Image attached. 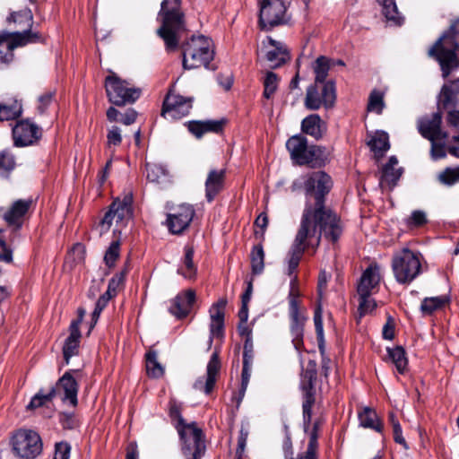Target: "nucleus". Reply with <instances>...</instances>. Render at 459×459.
<instances>
[{
  "mask_svg": "<svg viewBox=\"0 0 459 459\" xmlns=\"http://www.w3.org/2000/svg\"><path fill=\"white\" fill-rule=\"evenodd\" d=\"M333 186L331 177L325 171H313L305 177L304 188L307 195H314L315 204H307L300 222L327 230V237L335 238L343 232L340 217L325 205V196Z\"/></svg>",
  "mask_w": 459,
  "mask_h": 459,
  "instance_id": "1",
  "label": "nucleus"
},
{
  "mask_svg": "<svg viewBox=\"0 0 459 459\" xmlns=\"http://www.w3.org/2000/svg\"><path fill=\"white\" fill-rule=\"evenodd\" d=\"M169 415L182 441V453L186 459H201L206 451L204 435L195 422L186 423L181 415V406L169 403Z\"/></svg>",
  "mask_w": 459,
  "mask_h": 459,
  "instance_id": "2",
  "label": "nucleus"
},
{
  "mask_svg": "<svg viewBox=\"0 0 459 459\" xmlns=\"http://www.w3.org/2000/svg\"><path fill=\"white\" fill-rule=\"evenodd\" d=\"M182 0H163L158 18L161 26L157 34L163 39L166 49L174 51L178 48L180 35L186 30L185 14L181 9Z\"/></svg>",
  "mask_w": 459,
  "mask_h": 459,
  "instance_id": "3",
  "label": "nucleus"
},
{
  "mask_svg": "<svg viewBox=\"0 0 459 459\" xmlns=\"http://www.w3.org/2000/svg\"><path fill=\"white\" fill-rule=\"evenodd\" d=\"M327 230H323L300 222L295 236L294 242L290 251V258L288 261V275L291 276L297 270L299 262L306 250L313 249V253L316 251L320 246L321 240L324 238L326 241L332 243L333 246L338 242L341 237L335 238L327 237Z\"/></svg>",
  "mask_w": 459,
  "mask_h": 459,
  "instance_id": "4",
  "label": "nucleus"
},
{
  "mask_svg": "<svg viewBox=\"0 0 459 459\" xmlns=\"http://www.w3.org/2000/svg\"><path fill=\"white\" fill-rule=\"evenodd\" d=\"M183 67L187 70L208 67L213 59L214 51L210 38L193 36L182 46Z\"/></svg>",
  "mask_w": 459,
  "mask_h": 459,
  "instance_id": "5",
  "label": "nucleus"
},
{
  "mask_svg": "<svg viewBox=\"0 0 459 459\" xmlns=\"http://www.w3.org/2000/svg\"><path fill=\"white\" fill-rule=\"evenodd\" d=\"M458 48V42L445 31L428 51L429 56L439 64L444 78L459 65Z\"/></svg>",
  "mask_w": 459,
  "mask_h": 459,
  "instance_id": "6",
  "label": "nucleus"
},
{
  "mask_svg": "<svg viewBox=\"0 0 459 459\" xmlns=\"http://www.w3.org/2000/svg\"><path fill=\"white\" fill-rule=\"evenodd\" d=\"M392 270L398 283L410 284L421 273V255L409 248H403L394 255Z\"/></svg>",
  "mask_w": 459,
  "mask_h": 459,
  "instance_id": "7",
  "label": "nucleus"
},
{
  "mask_svg": "<svg viewBox=\"0 0 459 459\" xmlns=\"http://www.w3.org/2000/svg\"><path fill=\"white\" fill-rule=\"evenodd\" d=\"M316 363L309 361L301 374L299 388L302 393V417L304 431L307 432L312 422V408L316 403Z\"/></svg>",
  "mask_w": 459,
  "mask_h": 459,
  "instance_id": "8",
  "label": "nucleus"
},
{
  "mask_svg": "<svg viewBox=\"0 0 459 459\" xmlns=\"http://www.w3.org/2000/svg\"><path fill=\"white\" fill-rule=\"evenodd\" d=\"M437 105L439 111L446 114L447 124L459 130V79L442 86Z\"/></svg>",
  "mask_w": 459,
  "mask_h": 459,
  "instance_id": "9",
  "label": "nucleus"
},
{
  "mask_svg": "<svg viewBox=\"0 0 459 459\" xmlns=\"http://www.w3.org/2000/svg\"><path fill=\"white\" fill-rule=\"evenodd\" d=\"M105 89L108 100L116 106H125L136 101L141 95L138 88L130 87L129 83L115 73L105 79Z\"/></svg>",
  "mask_w": 459,
  "mask_h": 459,
  "instance_id": "10",
  "label": "nucleus"
},
{
  "mask_svg": "<svg viewBox=\"0 0 459 459\" xmlns=\"http://www.w3.org/2000/svg\"><path fill=\"white\" fill-rule=\"evenodd\" d=\"M336 100V88L333 81L325 83L315 82L307 88L304 106L308 110H318L322 107L332 108Z\"/></svg>",
  "mask_w": 459,
  "mask_h": 459,
  "instance_id": "11",
  "label": "nucleus"
},
{
  "mask_svg": "<svg viewBox=\"0 0 459 459\" xmlns=\"http://www.w3.org/2000/svg\"><path fill=\"white\" fill-rule=\"evenodd\" d=\"M41 36L38 32H8L0 31V65H8L13 61V50L29 43L39 41Z\"/></svg>",
  "mask_w": 459,
  "mask_h": 459,
  "instance_id": "12",
  "label": "nucleus"
},
{
  "mask_svg": "<svg viewBox=\"0 0 459 459\" xmlns=\"http://www.w3.org/2000/svg\"><path fill=\"white\" fill-rule=\"evenodd\" d=\"M12 445L13 452L21 458H35L42 451L39 435L30 429L18 430L13 436Z\"/></svg>",
  "mask_w": 459,
  "mask_h": 459,
  "instance_id": "13",
  "label": "nucleus"
},
{
  "mask_svg": "<svg viewBox=\"0 0 459 459\" xmlns=\"http://www.w3.org/2000/svg\"><path fill=\"white\" fill-rule=\"evenodd\" d=\"M132 202V194L125 195L122 200L117 198L110 204L108 212H106L100 221V232H107L114 220L116 221L117 224L120 223L121 225H124L126 223L131 219L133 214Z\"/></svg>",
  "mask_w": 459,
  "mask_h": 459,
  "instance_id": "14",
  "label": "nucleus"
},
{
  "mask_svg": "<svg viewBox=\"0 0 459 459\" xmlns=\"http://www.w3.org/2000/svg\"><path fill=\"white\" fill-rule=\"evenodd\" d=\"M286 6L281 0H264L260 8L259 24L263 30H270L285 23Z\"/></svg>",
  "mask_w": 459,
  "mask_h": 459,
  "instance_id": "15",
  "label": "nucleus"
},
{
  "mask_svg": "<svg viewBox=\"0 0 459 459\" xmlns=\"http://www.w3.org/2000/svg\"><path fill=\"white\" fill-rule=\"evenodd\" d=\"M290 332L295 350H304V326L307 320V309L301 305L289 306Z\"/></svg>",
  "mask_w": 459,
  "mask_h": 459,
  "instance_id": "16",
  "label": "nucleus"
},
{
  "mask_svg": "<svg viewBox=\"0 0 459 459\" xmlns=\"http://www.w3.org/2000/svg\"><path fill=\"white\" fill-rule=\"evenodd\" d=\"M41 129L30 119L18 120L12 129L15 147L33 145L41 138Z\"/></svg>",
  "mask_w": 459,
  "mask_h": 459,
  "instance_id": "17",
  "label": "nucleus"
},
{
  "mask_svg": "<svg viewBox=\"0 0 459 459\" xmlns=\"http://www.w3.org/2000/svg\"><path fill=\"white\" fill-rule=\"evenodd\" d=\"M192 102V98L176 94L170 90L163 101L161 116L171 119H180L189 113Z\"/></svg>",
  "mask_w": 459,
  "mask_h": 459,
  "instance_id": "18",
  "label": "nucleus"
},
{
  "mask_svg": "<svg viewBox=\"0 0 459 459\" xmlns=\"http://www.w3.org/2000/svg\"><path fill=\"white\" fill-rule=\"evenodd\" d=\"M32 205L33 200L31 198L18 199L11 204L7 211L4 212L3 208H0V217H3L8 226L18 230L27 219Z\"/></svg>",
  "mask_w": 459,
  "mask_h": 459,
  "instance_id": "19",
  "label": "nucleus"
},
{
  "mask_svg": "<svg viewBox=\"0 0 459 459\" xmlns=\"http://www.w3.org/2000/svg\"><path fill=\"white\" fill-rule=\"evenodd\" d=\"M80 371L76 369H70L66 371L56 382V385L51 390L56 391V396H60L62 402L69 403L73 407L78 404V389L79 385L75 380L74 374H78Z\"/></svg>",
  "mask_w": 459,
  "mask_h": 459,
  "instance_id": "20",
  "label": "nucleus"
},
{
  "mask_svg": "<svg viewBox=\"0 0 459 459\" xmlns=\"http://www.w3.org/2000/svg\"><path fill=\"white\" fill-rule=\"evenodd\" d=\"M194 216L192 205L180 204L167 215V227L172 234H181L189 227Z\"/></svg>",
  "mask_w": 459,
  "mask_h": 459,
  "instance_id": "21",
  "label": "nucleus"
},
{
  "mask_svg": "<svg viewBox=\"0 0 459 459\" xmlns=\"http://www.w3.org/2000/svg\"><path fill=\"white\" fill-rule=\"evenodd\" d=\"M442 112L437 109L430 116H425L418 119L417 127L419 133L429 141L445 140L447 134L441 129Z\"/></svg>",
  "mask_w": 459,
  "mask_h": 459,
  "instance_id": "22",
  "label": "nucleus"
},
{
  "mask_svg": "<svg viewBox=\"0 0 459 459\" xmlns=\"http://www.w3.org/2000/svg\"><path fill=\"white\" fill-rule=\"evenodd\" d=\"M321 427V421L319 420H315L312 425V429L309 432V440L306 452L299 454L297 458L292 457V447L291 443L288 440L284 445L285 459H318V436L319 429Z\"/></svg>",
  "mask_w": 459,
  "mask_h": 459,
  "instance_id": "23",
  "label": "nucleus"
},
{
  "mask_svg": "<svg viewBox=\"0 0 459 459\" xmlns=\"http://www.w3.org/2000/svg\"><path fill=\"white\" fill-rule=\"evenodd\" d=\"M381 280L380 268L371 264L362 273L357 286L358 296H371L378 288Z\"/></svg>",
  "mask_w": 459,
  "mask_h": 459,
  "instance_id": "24",
  "label": "nucleus"
},
{
  "mask_svg": "<svg viewBox=\"0 0 459 459\" xmlns=\"http://www.w3.org/2000/svg\"><path fill=\"white\" fill-rule=\"evenodd\" d=\"M221 369V362L219 356L214 352L207 365V375L204 378H199L195 381L194 387L196 390L203 391L206 394H209L215 385L217 377Z\"/></svg>",
  "mask_w": 459,
  "mask_h": 459,
  "instance_id": "25",
  "label": "nucleus"
},
{
  "mask_svg": "<svg viewBox=\"0 0 459 459\" xmlns=\"http://www.w3.org/2000/svg\"><path fill=\"white\" fill-rule=\"evenodd\" d=\"M398 166V160L395 156H391L385 165L383 166L379 178L381 188L392 190L400 179L403 169Z\"/></svg>",
  "mask_w": 459,
  "mask_h": 459,
  "instance_id": "26",
  "label": "nucleus"
},
{
  "mask_svg": "<svg viewBox=\"0 0 459 459\" xmlns=\"http://www.w3.org/2000/svg\"><path fill=\"white\" fill-rule=\"evenodd\" d=\"M23 112L22 103L15 96L6 94L0 97V121L17 120Z\"/></svg>",
  "mask_w": 459,
  "mask_h": 459,
  "instance_id": "27",
  "label": "nucleus"
},
{
  "mask_svg": "<svg viewBox=\"0 0 459 459\" xmlns=\"http://www.w3.org/2000/svg\"><path fill=\"white\" fill-rule=\"evenodd\" d=\"M195 300V292L193 290H187L178 294L172 300L169 308L171 315L177 318L186 317Z\"/></svg>",
  "mask_w": 459,
  "mask_h": 459,
  "instance_id": "28",
  "label": "nucleus"
},
{
  "mask_svg": "<svg viewBox=\"0 0 459 459\" xmlns=\"http://www.w3.org/2000/svg\"><path fill=\"white\" fill-rule=\"evenodd\" d=\"M226 306L227 299L222 298L214 303L209 310L211 317L210 332L212 337L223 336Z\"/></svg>",
  "mask_w": 459,
  "mask_h": 459,
  "instance_id": "29",
  "label": "nucleus"
},
{
  "mask_svg": "<svg viewBox=\"0 0 459 459\" xmlns=\"http://www.w3.org/2000/svg\"><path fill=\"white\" fill-rule=\"evenodd\" d=\"M226 178V169H212L208 172L205 180V197L212 203L219 193L223 189Z\"/></svg>",
  "mask_w": 459,
  "mask_h": 459,
  "instance_id": "30",
  "label": "nucleus"
},
{
  "mask_svg": "<svg viewBox=\"0 0 459 459\" xmlns=\"http://www.w3.org/2000/svg\"><path fill=\"white\" fill-rule=\"evenodd\" d=\"M268 45L265 46L266 59L270 63L271 67L277 68L286 63L290 59V55L284 45L276 41L271 37H268Z\"/></svg>",
  "mask_w": 459,
  "mask_h": 459,
  "instance_id": "31",
  "label": "nucleus"
},
{
  "mask_svg": "<svg viewBox=\"0 0 459 459\" xmlns=\"http://www.w3.org/2000/svg\"><path fill=\"white\" fill-rule=\"evenodd\" d=\"M286 147L290 152V158L298 165H305L307 154L308 145L306 137L298 134L291 136L286 143Z\"/></svg>",
  "mask_w": 459,
  "mask_h": 459,
  "instance_id": "32",
  "label": "nucleus"
},
{
  "mask_svg": "<svg viewBox=\"0 0 459 459\" xmlns=\"http://www.w3.org/2000/svg\"><path fill=\"white\" fill-rule=\"evenodd\" d=\"M226 120H206V121H190L187 124V128L191 134L196 138H201L204 134L221 133L223 130Z\"/></svg>",
  "mask_w": 459,
  "mask_h": 459,
  "instance_id": "33",
  "label": "nucleus"
},
{
  "mask_svg": "<svg viewBox=\"0 0 459 459\" xmlns=\"http://www.w3.org/2000/svg\"><path fill=\"white\" fill-rule=\"evenodd\" d=\"M324 130L325 124L317 114H311L301 122V131L316 140L322 138Z\"/></svg>",
  "mask_w": 459,
  "mask_h": 459,
  "instance_id": "34",
  "label": "nucleus"
},
{
  "mask_svg": "<svg viewBox=\"0 0 459 459\" xmlns=\"http://www.w3.org/2000/svg\"><path fill=\"white\" fill-rule=\"evenodd\" d=\"M359 426L365 429H370L381 433L383 430V422L380 420L377 411L370 407H364L358 412Z\"/></svg>",
  "mask_w": 459,
  "mask_h": 459,
  "instance_id": "35",
  "label": "nucleus"
},
{
  "mask_svg": "<svg viewBox=\"0 0 459 459\" xmlns=\"http://www.w3.org/2000/svg\"><path fill=\"white\" fill-rule=\"evenodd\" d=\"M69 332L70 334L65 339L63 346V355L66 365L69 364L70 359L73 356L77 355L81 339V332L80 330H76L75 325L73 327H69Z\"/></svg>",
  "mask_w": 459,
  "mask_h": 459,
  "instance_id": "36",
  "label": "nucleus"
},
{
  "mask_svg": "<svg viewBox=\"0 0 459 459\" xmlns=\"http://www.w3.org/2000/svg\"><path fill=\"white\" fill-rule=\"evenodd\" d=\"M184 253L182 265L178 269V273L186 279L193 280L195 278L197 272L196 265L193 261L195 253L194 247L190 245L185 246Z\"/></svg>",
  "mask_w": 459,
  "mask_h": 459,
  "instance_id": "37",
  "label": "nucleus"
},
{
  "mask_svg": "<svg viewBox=\"0 0 459 459\" xmlns=\"http://www.w3.org/2000/svg\"><path fill=\"white\" fill-rule=\"evenodd\" d=\"M368 145L377 159L382 158L390 148L389 136L385 132H377L368 142Z\"/></svg>",
  "mask_w": 459,
  "mask_h": 459,
  "instance_id": "38",
  "label": "nucleus"
},
{
  "mask_svg": "<svg viewBox=\"0 0 459 459\" xmlns=\"http://www.w3.org/2000/svg\"><path fill=\"white\" fill-rule=\"evenodd\" d=\"M8 22H13L18 27L22 29L24 31H30L33 25V15L31 10L28 7H25L18 12L11 13L10 16L7 18Z\"/></svg>",
  "mask_w": 459,
  "mask_h": 459,
  "instance_id": "39",
  "label": "nucleus"
},
{
  "mask_svg": "<svg viewBox=\"0 0 459 459\" xmlns=\"http://www.w3.org/2000/svg\"><path fill=\"white\" fill-rule=\"evenodd\" d=\"M328 154L325 147L319 145H310L307 150L305 165L312 168L322 167L325 164Z\"/></svg>",
  "mask_w": 459,
  "mask_h": 459,
  "instance_id": "40",
  "label": "nucleus"
},
{
  "mask_svg": "<svg viewBox=\"0 0 459 459\" xmlns=\"http://www.w3.org/2000/svg\"><path fill=\"white\" fill-rule=\"evenodd\" d=\"M448 301L446 296L425 298L421 301L420 310L423 316H431L434 312L442 309Z\"/></svg>",
  "mask_w": 459,
  "mask_h": 459,
  "instance_id": "41",
  "label": "nucleus"
},
{
  "mask_svg": "<svg viewBox=\"0 0 459 459\" xmlns=\"http://www.w3.org/2000/svg\"><path fill=\"white\" fill-rule=\"evenodd\" d=\"M145 168L146 178L150 182L163 184L168 180L169 171L164 166L155 163H147Z\"/></svg>",
  "mask_w": 459,
  "mask_h": 459,
  "instance_id": "42",
  "label": "nucleus"
},
{
  "mask_svg": "<svg viewBox=\"0 0 459 459\" xmlns=\"http://www.w3.org/2000/svg\"><path fill=\"white\" fill-rule=\"evenodd\" d=\"M312 67L315 74V82L325 83L331 67V59L325 56H320L316 59Z\"/></svg>",
  "mask_w": 459,
  "mask_h": 459,
  "instance_id": "43",
  "label": "nucleus"
},
{
  "mask_svg": "<svg viewBox=\"0 0 459 459\" xmlns=\"http://www.w3.org/2000/svg\"><path fill=\"white\" fill-rule=\"evenodd\" d=\"M377 2L382 5V13L388 22H393L394 25H401L403 23V18L400 15L394 0H377Z\"/></svg>",
  "mask_w": 459,
  "mask_h": 459,
  "instance_id": "44",
  "label": "nucleus"
},
{
  "mask_svg": "<svg viewBox=\"0 0 459 459\" xmlns=\"http://www.w3.org/2000/svg\"><path fill=\"white\" fill-rule=\"evenodd\" d=\"M387 354L389 359L394 364L398 372L403 374L408 365V359L406 358V352L402 346L387 348Z\"/></svg>",
  "mask_w": 459,
  "mask_h": 459,
  "instance_id": "45",
  "label": "nucleus"
},
{
  "mask_svg": "<svg viewBox=\"0 0 459 459\" xmlns=\"http://www.w3.org/2000/svg\"><path fill=\"white\" fill-rule=\"evenodd\" d=\"M252 273L256 275L263 273L264 268V251L262 244L253 247L250 253Z\"/></svg>",
  "mask_w": 459,
  "mask_h": 459,
  "instance_id": "46",
  "label": "nucleus"
},
{
  "mask_svg": "<svg viewBox=\"0 0 459 459\" xmlns=\"http://www.w3.org/2000/svg\"><path fill=\"white\" fill-rule=\"evenodd\" d=\"M146 370L149 377L159 378L163 376L164 368L158 361V354L155 351H149L146 355Z\"/></svg>",
  "mask_w": 459,
  "mask_h": 459,
  "instance_id": "47",
  "label": "nucleus"
},
{
  "mask_svg": "<svg viewBox=\"0 0 459 459\" xmlns=\"http://www.w3.org/2000/svg\"><path fill=\"white\" fill-rule=\"evenodd\" d=\"M56 390H49L48 393L45 394L42 390H39L30 400L27 405L28 410H34L47 405L50 403L54 397H56Z\"/></svg>",
  "mask_w": 459,
  "mask_h": 459,
  "instance_id": "48",
  "label": "nucleus"
},
{
  "mask_svg": "<svg viewBox=\"0 0 459 459\" xmlns=\"http://www.w3.org/2000/svg\"><path fill=\"white\" fill-rule=\"evenodd\" d=\"M384 108V93L378 90H373L368 98V111L381 114Z\"/></svg>",
  "mask_w": 459,
  "mask_h": 459,
  "instance_id": "49",
  "label": "nucleus"
},
{
  "mask_svg": "<svg viewBox=\"0 0 459 459\" xmlns=\"http://www.w3.org/2000/svg\"><path fill=\"white\" fill-rule=\"evenodd\" d=\"M249 435V430L247 425H241L239 430V436L238 438V446L235 453L234 459H247V456L245 455V449L247 446V440Z\"/></svg>",
  "mask_w": 459,
  "mask_h": 459,
  "instance_id": "50",
  "label": "nucleus"
},
{
  "mask_svg": "<svg viewBox=\"0 0 459 459\" xmlns=\"http://www.w3.org/2000/svg\"><path fill=\"white\" fill-rule=\"evenodd\" d=\"M278 87V77L273 72H267L264 79V92L263 95L265 99H271Z\"/></svg>",
  "mask_w": 459,
  "mask_h": 459,
  "instance_id": "51",
  "label": "nucleus"
},
{
  "mask_svg": "<svg viewBox=\"0 0 459 459\" xmlns=\"http://www.w3.org/2000/svg\"><path fill=\"white\" fill-rule=\"evenodd\" d=\"M120 255V242L118 240L112 241L104 255V262L109 268L115 265L117 259Z\"/></svg>",
  "mask_w": 459,
  "mask_h": 459,
  "instance_id": "52",
  "label": "nucleus"
},
{
  "mask_svg": "<svg viewBox=\"0 0 459 459\" xmlns=\"http://www.w3.org/2000/svg\"><path fill=\"white\" fill-rule=\"evenodd\" d=\"M438 179L442 184L447 186L459 182V166L456 168H446L438 175Z\"/></svg>",
  "mask_w": 459,
  "mask_h": 459,
  "instance_id": "53",
  "label": "nucleus"
},
{
  "mask_svg": "<svg viewBox=\"0 0 459 459\" xmlns=\"http://www.w3.org/2000/svg\"><path fill=\"white\" fill-rule=\"evenodd\" d=\"M299 297L300 291L299 288V279L297 275H294L290 282V290L288 294L289 306L301 305Z\"/></svg>",
  "mask_w": 459,
  "mask_h": 459,
  "instance_id": "54",
  "label": "nucleus"
},
{
  "mask_svg": "<svg viewBox=\"0 0 459 459\" xmlns=\"http://www.w3.org/2000/svg\"><path fill=\"white\" fill-rule=\"evenodd\" d=\"M314 324H315V329L316 333V339L318 342V347L321 352H323L324 349V328H323V318H322V313L321 308L318 307L314 315Z\"/></svg>",
  "mask_w": 459,
  "mask_h": 459,
  "instance_id": "55",
  "label": "nucleus"
},
{
  "mask_svg": "<svg viewBox=\"0 0 459 459\" xmlns=\"http://www.w3.org/2000/svg\"><path fill=\"white\" fill-rule=\"evenodd\" d=\"M15 166V157L9 150H4L0 152V171H12Z\"/></svg>",
  "mask_w": 459,
  "mask_h": 459,
  "instance_id": "56",
  "label": "nucleus"
},
{
  "mask_svg": "<svg viewBox=\"0 0 459 459\" xmlns=\"http://www.w3.org/2000/svg\"><path fill=\"white\" fill-rule=\"evenodd\" d=\"M377 307V302L370 296H359V307L358 311L359 317L372 312Z\"/></svg>",
  "mask_w": 459,
  "mask_h": 459,
  "instance_id": "57",
  "label": "nucleus"
},
{
  "mask_svg": "<svg viewBox=\"0 0 459 459\" xmlns=\"http://www.w3.org/2000/svg\"><path fill=\"white\" fill-rule=\"evenodd\" d=\"M427 223L426 213L422 211H413L411 216L407 219V225L410 228L421 227Z\"/></svg>",
  "mask_w": 459,
  "mask_h": 459,
  "instance_id": "58",
  "label": "nucleus"
},
{
  "mask_svg": "<svg viewBox=\"0 0 459 459\" xmlns=\"http://www.w3.org/2000/svg\"><path fill=\"white\" fill-rule=\"evenodd\" d=\"M249 359H245V362L243 363L242 374H241V388L240 394L243 396L250 379V370L251 364H249Z\"/></svg>",
  "mask_w": 459,
  "mask_h": 459,
  "instance_id": "59",
  "label": "nucleus"
},
{
  "mask_svg": "<svg viewBox=\"0 0 459 459\" xmlns=\"http://www.w3.org/2000/svg\"><path fill=\"white\" fill-rule=\"evenodd\" d=\"M70 451L71 446L67 442L56 443L53 459H69Z\"/></svg>",
  "mask_w": 459,
  "mask_h": 459,
  "instance_id": "60",
  "label": "nucleus"
},
{
  "mask_svg": "<svg viewBox=\"0 0 459 459\" xmlns=\"http://www.w3.org/2000/svg\"><path fill=\"white\" fill-rule=\"evenodd\" d=\"M108 144L117 146L122 142L121 130L118 126H112L107 134Z\"/></svg>",
  "mask_w": 459,
  "mask_h": 459,
  "instance_id": "61",
  "label": "nucleus"
},
{
  "mask_svg": "<svg viewBox=\"0 0 459 459\" xmlns=\"http://www.w3.org/2000/svg\"><path fill=\"white\" fill-rule=\"evenodd\" d=\"M437 140L430 141L431 142V155L433 159L438 160L445 158L446 155V151L445 144L438 143Z\"/></svg>",
  "mask_w": 459,
  "mask_h": 459,
  "instance_id": "62",
  "label": "nucleus"
},
{
  "mask_svg": "<svg viewBox=\"0 0 459 459\" xmlns=\"http://www.w3.org/2000/svg\"><path fill=\"white\" fill-rule=\"evenodd\" d=\"M329 278L330 276L325 271L320 272L317 284V291L320 298L323 296L324 291L326 290Z\"/></svg>",
  "mask_w": 459,
  "mask_h": 459,
  "instance_id": "63",
  "label": "nucleus"
},
{
  "mask_svg": "<svg viewBox=\"0 0 459 459\" xmlns=\"http://www.w3.org/2000/svg\"><path fill=\"white\" fill-rule=\"evenodd\" d=\"M53 99V94L51 92H47L43 95H41L39 98V113H44L45 110L48 108L49 104L51 103Z\"/></svg>",
  "mask_w": 459,
  "mask_h": 459,
  "instance_id": "64",
  "label": "nucleus"
}]
</instances>
